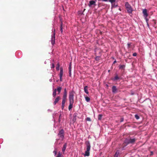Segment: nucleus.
Instances as JSON below:
<instances>
[{"label":"nucleus","instance_id":"f257e3e1","mask_svg":"<svg viewBox=\"0 0 157 157\" xmlns=\"http://www.w3.org/2000/svg\"><path fill=\"white\" fill-rule=\"evenodd\" d=\"M136 139L135 138H126L124 142L123 143L121 147H120L122 150H123L125 149V147L127 146L128 144H134L136 140Z\"/></svg>","mask_w":157,"mask_h":157},{"label":"nucleus","instance_id":"f03ea898","mask_svg":"<svg viewBox=\"0 0 157 157\" xmlns=\"http://www.w3.org/2000/svg\"><path fill=\"white\" fill-rule=\"evenodd\" d=\"M85 144H86V150L85 152V154L84 155V156H88L90 155V149L91 146L90 143V142L88 141H86L85 142Z\"/></svg>","mask_w":157,"mask_h":157},{"label":"nucleus","instance_id":"7ed1b4c3","mask_svg":"<svg viewBox=\"0 0 157 157\" xmlns=\"http://www.w3.org/2000/svg\"><path fill=\"white\" fill-rule=\"evenodd\" d=\"M75 92L73 90L69 92V103L73 104L74 102V96Z\"/></svg>","mask_w":157,"mask_h":157},{"label":"nucleus","instance_id":"20e7f679","mask_svg":"<svg viewBox=\"0 0 157 157\" xmlns=\"http://www.w3.org/2000/svg\"><path fill=\"white\" fill-rule=\"evenodd\" d=\"M125 6L128 13L129 14L132 13L133 11V9L128 2H125Z\"/></svg>","mask_w":157,"mask_h":157},{"label":"nucleus","instance_id":"39448f33","mask_svg":"<svg viewBox=\"0 0 157 157\" xmlns=\"http://www.w3.org/2000/svg\"><path fill=\"white\" fill-rule=\"evenodd\" d=\"M64 131L63 129L60 130L58 134V136L60 139H62V140H63L64 138Z\"/></svg>","mask_w":157,"mask_h":157},{"label":"nucleus","instance_id":"423d86ee","mask_svg":"<svg viewBox=\"0 0 157 157\" xmlns=\"http://www.w3.org/2000/svg\"><path fill=\"white\" fill-rule=\"evenodd\" d=\"M55 30L54 29V32H53V35L52 36L51 40V43L52 45H53L55 42Z\"/></svg>","mask_w":157,"mask_h":157},{"label":"nucleus","instance_id":"0eeeda50","mask_svg":"<svg viewBox=\"0 0 157 157\" xmlns=\"http://www.w3.org/2000/svg\"><path fill=\"white\" fill-rule=\"evenodd\" d=\"M67 91L66 89L65 88L64 89V91L63 96L62 99H67Z\"/></svg>","mask_w":157,"mask_h":157},{"label":"nucleus","instance_id":"6e6552de","mask_svg":"<svg viewBox=\"0 0 157 157\" xmlns=\"http://www.w3.org/2000/svg\"><path fill=\"white\" fill-rule=\"evenodd\" d=\"M143 13L144 14V16L145 17V18H147V17L148 16V14L147 13V9H143Z\"/></svg>","mask_w":157,"mask_h":157},{"label":"nucleus","instance_id":"1a4fd4ad","mask_svg":"<svg viewBox=\"0 0 157 157\" xmlns=\"http://www.w3.org/2000/svg\"><path fill=\"white\" fill-rule=\"evenodd\" d=\"M60 99V98L59 96H58L56 97V98L55 99L54 101L53 102V104L54 105H56V103H57L59 100Z\"/></svg>","mask_w":157,"mask_h":157},{"label":"nucleus","instance_id":"9d476101","mask_svg":"<svg viewBox=\"0 0 157 157\" xmlns=\"http://www.w3.org/2000/svg\"><path fill=\"white\" fill-rule=\"evenodd\" d=\"M67 99H62V103L61 108L62 109H63L64 107L65 104V102Z\"/></svg>","mask_w":157,"mask_h":157},{"label":"nucleus","instance_id":"9b49d317","mask_svg":"<svg viewBox=\"0 0 157 157\" xmlns=\"http://www.w3.org/2000/svg\"><path fill=\"white\" fill-rule=\"evenodd\" d=\"M96 2L94 1H90L89 2V3L88 5L90 7L92 5H94V6H96L95 4Z\"/></svg>","mask_w":157,"mask_h":157},{"label":"nucleus","instance_id":"f8f14e48","mask_svg":"<svg viewBox=\"0 0 157 157\" xmlns=\"http://www.w3.org/2000/svg\"><path fill=\"white\" fill-rule=\"evenodd\" d=\"M67 146V143H65L64 144V145L63 146V148L62 149V151L63 152V153L64 154L65 152V151L66 149V147Z\"/></svg>","mask_w":157,"mask_h":157},{"label":"nucleus","instance_id":"ddd939ff","mask_svg":"<svg viewBox=\"0 0 157 157\" xmlns=\"http://www.w3.org/2000/svg\"><path fill=\"white\" fill-rule=\"evenodd\" d=\"M88 87L87 86H85L84 87V90L85 92L87 94H89V92L88 90Z\"/></svg>","mask_w":157,"mask_h":157},{"label":"nucleus","instance_id":"4468645a","mask_svg":"<svg viewBox=\"0 0 157 157\" xmlns=\"http://www.w3.org/2000/svg\"><path fill=\"white\" fill-rule=\"evenodd\" d=\"M112 92L113 93H116L117 90L116 87L115 86H113L112 87Z\"/></svg>","mask_w":157,"mask_h":157},{"label":"nucleus","instance_id":"2eb2a0df","mask_svg":"<svg viewBox=\"0 0 157 157\" xmlns=\"http://www.w3.org/2000/svg\"><path fill=\"white\" fill-rule=\"evenodd\" d=\"M62 90V87L60 86H59L57 87V88L56 89V91H57L58 92V94H59L61 91Z\"/></svg>","mask_w":157,"mask_h":157},{"label":"nucleus","instance_id":"dca6fc26","mask_svg":"<svg viewBox=\"0 0 157 157\" xmlns=\"http://www.w3.org/2000/svg\"><path fill=\"white\" fill-rule=\"evenodd\" d=\"M63 73V69L62 67H61L60 68V72L59 74V77H62Z\"/></svg>","mask_w":157,"mask_h":157},{"label":"nucleus","instance_id":"f3484780","mask_svg":"<svg viewBox=\"0 0 157 157\" xmlns=\"http://www.w3.org/2000/svg\"><path fill=\"white\" fill-rule=\"evenodd\" d=\"M56 89H54L53 90V92L52 94L53 97L54 98H55L56 96Z\"/></svg>","mask_w":157,"mask_h":157},{"label":"nucleus","instance_id":"a211bd4d","mask_svg":"<svg viewBox=\"0 0 157 157\" xmlns=\"http://www.w3.org/2000/svg\"><path fill=\"white\" fill-rule=\"evenodd\" d=\"M118 6V4H116L115 3H114L112 4L111 5V9H112L113 8H115Z\"/></svg>","mask_w":157,"mask_h":157},{"label":"nucleus","instance_id":"6ab92c4d","mask_svg":"<svg viewBox=\"0 0 157 157\" xmlns=\"http://www.w3.org/2000/svg\"><path fill=\"white\" fill-rule=\"evenodd\" d=\"M125 67V65H120L119 66V68L120 69L124 70Z\"/></svg>","mask_w":157,"mask_h":157},{"label":"nucleus","instance_id":"aec40b11","mask_svg":"<svg viewBox=\"0 0 157 157\" xmlns=\"http://www.w3.org/2000/svg\"><path fill=\"white\" fill-rule=\"evenodd\" d=\"M63 23L62 22H61L60 23V31L61 33H62L63 32Z\"/></svg>","mask_w":157,"mask_h":157},{"label":"nucleus","instance_id":"412c9836","mask_svg":"<svg viewBox=\"0 0 157 157\" xmlns=\"http://www.w3.org/2000/svg\"><path fill=\"white\" fill-rule=\"evenodd\" d=\"M73 104L69 103V105L68 107V109L70 110L73 107Z\"/></svg>","mask_w":157,"mask_h":157},{"label":"nucleus","instance_id":"4be33fe9","mask_svg":"<svg viewBox=\"0 0 157 157\" xmlns=\"http://www.w3.org/2000/svg\"><path fill=\"white\" fill-rule=\"evenodd\" d=\"M119 79V77H118V75H116L115 76L114 78L113 79V80H117Z\"/></svg>","mask_w":157,"mask_h":157},{"label":"nucleus","instance_id":"5701e85b","mask_svg":"<svg viewBox=\"0 0 157 157\" xmlns=\"http://www.w3.org/2000/svg\"><path fill=\"white\" fill-rule=\"evenodd\" d=\"M85 98L86 101L87 102H89L90 101V99L88 97H85Z\"/></svg>","mask_w":157,"mask_h":157},{"label":"nucleus","instance_id":"b1692460","mask_svg":"<svg viewBox=\"0 0 157 157\" xmlns=\"http://www.w3.org/2000/svg\"><path fill=\"white\" fill-rule=\"evenodd\" d=\"M59 67L60 65L59 63H58L57 64L56 68V69L58 71L59 70Z\"/></svg>","mask_w":157,"mask_h":157},{"label":"nucleus","instance_id":"393cba45","mask_svg":"<svg viewBox=\"0 0 157 157\" xmlns=\"http://www.w3.org/2000/svg\"><path fill=\"white\" fill-rule=\"evenodd\" d=\"M100 56H97L95 57V59L96 61H98L100 60Z\"/></svg>","mask_w":157,"mask_h":157},{"label":"nucleus","instance_id":"a878e982","mask_svg":"<svg viewBox=\"0 0 157 157\" xmlns=\"http://www.w3.org/2000/svg\"><path fill=\"white\" fill-rule=\"evenodd\" d=\"M115 1H116V0H109V1L112 4H113V3H115Z\"/></svg>","mask_w":157,"mask_h":157},{"label":"nucleus","instance_id":"bb28decb","mask_svg":"<svg viewBox=\"0 0 157 157\" xmlns=\"http://www.w3.org/2000/svg\"><path fill=\"white\" fill-rule=\"evenodd\" d=\"M102 117V115L101 114H99L98 116V119L99 120H101V117Z\"/></svg>","mask_w":157,"mask_h":157},{"label":"nucleus","instance_id":"cd10ccee","mask_svg":"<svg viewBox=\"0 0 157 157\" xmlns=\"http://www.w3.org/2000/svg\"><path fill=\"white\" fill-rule=\"evenodd\" d=\"M56 157H61V154L60 152H59Z\"/></svg>","mask_w":157,"mask_h":157},{"label":"nucleus","instance_id":"c85d7f7f","mask_svg":"<svg viewBox=\"0 0 157 157\" xmlns=\"http://www.w3.org/2000/svg\"><path fill=\"white\" fill-rule=\"evenodd\" d=\"M135 117L136 119H138L140 118V117L137 115L136 114L135 115Z\"/></svg>","mask_w":157,"mask_h":157},{"label":"nucleus","instance_id":"c756f323","mask_svg":"<svg viewBox=\"0 0 157 157\" xmlns=\"http://www.w3.org/2000/svg\"><path fill=\"white\" fill-rule=\"evenodd\" d=\"M71 63H70V65L69 67V71H71Z\"/></svg>","mask_w":157,"mask_h":157},{"label":"nucleus","instance_id":"7c9ffc66","mask_svg":"<svg viewBox=\"0 0 157 157\" xmlns=\"http://www.w3.org/2000/svg\"><path fill=\"white\" fill-rule=\"evenodd\" d=\"M86 120L87 121H91V119L90 117H87L86 118Z\"/></svg>","mask_w":157,"mask_h":157},{"label":"nucleus","instance_id":"2f4dec72","mask_svg":"<svg viewBox=\"0 0 157 157\" xmlns=\"http://www.w3.org/2000/svg\"><path fill=\"white\" fill-rule=\"evenodd\" d=\"M124 121V118L123 117H121L120 119V122H122Z\"/></svg>","mask_w":157,"mask_h":157},{"label":"nucleus","instance_id":"473e14b6","mask_svg":"<svg viewBox=\"0 0 157 157\" xmlns=\"http://www.w3.org/2000/svg\"><path fill=\"white\" fill-rule=\"evenodd\" d=\"M133 56H136L137 55V53L136 52L134 53L133 54Z\"/></svg>","mask_w":157,"mask_h":157},{"label":"nucleus","instance_id":"72a5a7b5","mask_svg":"<svg viewBox=\"0 0 157 157\" xmlns=\"http://www.w3.org/2000/svg\"><path fill=\"white\" fill-rule=\"evenodd\" d=\"M130 45H131V44H130V43L128 44L127 45H128V48H130Z\"/></svg>","mask_w":157,"mask_h":157},{"label":"nucleus","instance_id":"f704fd0d","mask_svg":"<svg viewBox=\"0 0 157 157\" xmlns=\"http://www.w3.org/2000/svg\"><path fill=\"white\" fill-rule=\"evenodd\" d=\"M55 67V65L54 63L52 64L51 68H53Z\"/></svg>","mask_w":157,"mask_h":157},{"label":"nucleus","instance_id":"c9c22d12","mask_svg":"<svg viewBox=\"0 0 157 157\" xmlns=\"http://www.w3.org/2000/svg\"><path fill=\"white\" fill-rule=\"evenodd\" d=\"M53 153L55 154V155H56L57 154L56 151H53Z\"/></svg>","mask_w":157,"mask_h":157},{"label":"nucleus","instance_id":"e433bc0d","mask_svg":"<svg viewBox=\"0 0 157 157\" xmlns=\"http://www.w3.org/2000/svg\"><path fill=\"white\" fill-rule=\"evenodd\" d=\"M150 153H151V154L150 155H152L153 154V151H151Z\"/></svg>","mask_w":157,"mask_h":157},{"label":"nucleus","instance_id":"4c0bfd02","mask_svg":"<svg viewBox=\"0 0 157 157\" xmlns=\"http://www.w3.org/2000/svg\"><path fill=\"white\" fill-rule=\"evenodd\" d=\"M69 76H71V71H69Z\"/></svg>","mask_w":157,"mask_h":157},{"label":"nucleus","instance_id":"58836bf2","mask_svg":"<svg viewBox=\"0 0 157 157\" xmlns=\"http://www.w3.org/2000/svg\"><path fill=\"white\" fill-rule=\"evenodd\" d=\"M62 77H60V81H62Z\"/></svg>","mask_w":157,"mask_h":157},{"label":"nucleus","instance_id":"ea45409f","mask_svg":"<svg viewBox=\"0 0 157 157\" xmlns=\"http://www.w3.org/2000/svg\"><path fill=\"white\" fill-rule=\"evenodd\" d=\"M116 62H116V60H115V61H114L113 62V63H116Z\"/></svg>","mask_w":157,"mask_h":157},{"label":"nucleus","instance_id":"a19ab883","mask_svg":"<svg viewBox=\"0 0 157 157\" xmlns=\"http://www.w3.org/2000/svg\"><path fill=\"white\" fill-rule=\"evenodd\" d=\"M146 21H147H147H148V20H147V19H146Z\"/></svg>","mask_w":157,"mask_h":157},{"label":"nucleus","instance_id":"79ce46f5","mask_svg":"<svg viewBox=\"0 0 157 157\" xmlns=\"http://www.w3.org/2000/svg\"><path fill=\"white\" fill-rule=\"evenodd\" d=\"M119 10H121V9L120 8L119 9Z\"/></svg>","mask_w":157,"mask_h":157},{"label":"nucleus","instance_id":"37998d69","mask_svg":"<svg viewBox=\"0 0 157 157\" xmlns=\"http://www.w3.org/2000/svg\"><path fill=\"white\" fill-rule=\"evenodd\" d=\"M140 157L139 156V157Z\"/></svg>","mask_w":157,"mask_h":157}]
</instances>
